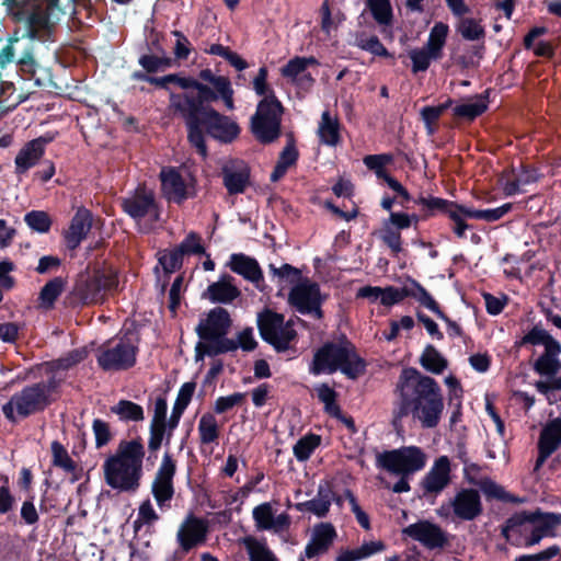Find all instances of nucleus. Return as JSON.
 I'll return each mask as SVG.
<instances>
[{
  "mask_svg": "<svg viewBox=\"0 0 561 561\" xmlns=\"http://www.w3.org/2000/svg\"><path fill=\"white\" fill-rule=\"evenodd\" d=\"M201 80L209 83L208 94L196 102L188 100V111L182 116L187 133V141L202 157L208 156L206 135L220 144H231L240 135L239 125L229 116L219 113L211 103L222 100L227 110L234 108V91L228 77L217 76L211 69H202L198 72Z\"/></svg>",
  "mask_w": 561,
  "mask_h": 561,
  "instance_id": "f257e3e1",
  "label": "nucleus"
},
{
  "mask_svg": "<svg viewBox=\"0 0 561 561\" xmlns=\"http://www.w3.org/2000/svg\"><path fill=\"white\" fill-rule=\"evenodd\" d=\"M393 423L411 416L423 428L436 427L443 416L444 398L439 383L414 367L401 370L393 391Z\"/></svg>",
  "mask_w": 561,
  "mask_h": 561,
  "instance_id": "f03ea898",
  "label": "nucleus"
},
{
  "mask_svg": "<svg viewBox=\"0 0 561 561\" xmlns=\"http://www.w3.org/2000/svg\"><path fill=\"white\" fill-rule=\"evenodd\" d=\"M145 447L140 437L121 440L116 453L103 463L104 479L108 486L121 492H135L142 477Z\"/></svg>",
  "mask_w": 561,
  "mask_h": 561,
  "instance_id": "7ed1b4c3",
  "label": "nucleus"
},
{
  "mask_svg": "<svg viewBox=\"0 0 561 561\" xmlns=\"http://www.w3.org/2000/svg\"><path fill=\"white\" fill-rule=\"evenodd\" d=\"M366 367L367 363L357 353L355 344L343 334L339 341L324 342L314 352L309 373L319 376L341 371L355 380L366 373Z\"/></svg>",
  "mask_w": 561,
  "mask_h": 561,
  "instance_id": "20e7f679",
  "label": "nucleus"
},
{
  "mask_svg": "<svg viewBox=\"0 0 561 561\" xmlns=\"http://www.w3.org/2000/svg\"><path fill=\"white\" fill-rule=\"evenodd\" d=\"M118 285L117 275L104 268L84 271L77 275L71 289L64 298V306L70 309L102 304L107 294Z\"/></svg>",
  "mask_w": 561,
  "mask_h": 561,
  "instance_id": "39448f33",
  "label": "nucleus"
},
{
  "mask_svg": "<svg viewBox=\"0 0 561 561\" xmlns=\"http://www.w3.org/2000/svg\"><path fill=\"white\" fill-rule=\"evenodd\" d=\"M140 341L136 322L123 331V335L115 344L110 340L98 347L96 363L103 371H124L133 368L137 363Z\"/></svg>",
  "mask_w": 561,
  "mask_h": 561,
  "instance_id": "423d86ee",
  "label": "nucleus"
},
{
  "mask_svg": "<svg viewBox=\"0 0 561 561\" xmlns=\"http://www.w3.org/2000/svg\"><path fill=\"white\" fill-rule=\"evenodd\" d=\"M283 112V104L275 92L259 102L256 112L251 117V131L259 142L268 145L279 138Z\"/></svg>",
  "mask_w": 561,
  "mask_h": 561,
  "instance_id": "0eeeda50",
  "label": "nucleus"
},
{
  "mask_svg": "<svg viewBox=\"0 0 561 561\" xmlns=\"http://www.w3.org/2000/svg\"><path fill=\"white\" fill-rule=\"evenodd\" d=\"M256 325L261 339L277 353H285L290 350L291 343L298 336L293 320L286 322L284 314L268 308L257 313Z\"/></svg>",
  "mask_w": 561,
  "mask_h": 561,
  "instance_id": "6e6552de",
  "label": "nucleus"
},
{
  "mask_svg": "<svg viewBox=\"0 0 561 561\" xmlns=\"http://www.w3.org/2000/svg\"><path fill=\"white\" fill-rule=\"evenodd\" d=\"M414 205L423 206L425 217L445 216L453 225L451 230L458 238H465L466 231L471 228L467 219H472V207L433 195H423L414 199Z\"/></svg>",
  "mask_w": 561,
  "mask_h": 561,
  "instance_id": "1a4fd4ad",
  "label": "nucleus"
},
{
  "mask_svg": "<svg viewBox=\"0 0 561 561\" xmlns=\"http://www.w3.org/2000/svg\"><path fill=\"white\" fill-rule=\"evenodd\" d=\"M55 399H46L42 387L32 383L12 394L7 403L2 405L4 417L16 423L18 416L26 419L36 413L45 411Z\"/></svg>",
  "mask_w": 561,
  "mask_h": 561,
  "instance_id": "9d476101",
  "label": "nucleus"
},
{
  "mask_svg": "<svg viewBox=\"0 0 561 561\" xmlns=\"http://www.w3.org/2000/svg\"><path fill=\"white\" fill-rule=\"evenodd\" d=\"M426 456L416 446L386 450L377 456V467L401 476H409L424 468Z\"/></svg>",
  "mask_w": 561,
  "mask_h": 561,
  "instance_id": "9b49d317",
  "label": "nucleus"
},
{
  "mask_svg": "<svg viewBox=\"0 0 561 561\" xmlns=\"http://www.w3.org/2000/svg\"><path fill=\"white\" fill-rule=\"evenodd\" d=\"M163 78L168 89L170 83H174L185 90L182 93L170 94V108L181 117L188 111V105L186 104L188 100L196 102L208 94V90L211 88L209 83L201 80L199 77L195 79L193 77H181L179 73H170L163 76Z\"/></svg>",
  "mask_w": 561,
  "mask_h": 561,
  "instance_id": "f8f14e48",
  "label": "nucleus"
},
{
  "mask_svg": "<svg viewBox=\"0 0 561 561\" xmlns=\"http://www.w3.org/2000/svg\"><path fill=\"white\" fill-rule=\"evenodd\" d=\"M446 510H451L454 522H472L483 513L481 495L476 489L463 488L455 494L447 505H442L438 511L439 515L447 517L449 513H445Z\"/></svg>",
  "mask_w": 561,
  "mask_h": 561,
  "instance_id": "ddd939ff",
  "label": "nucleus"
},
{
  "mask_svg": "<svg viewBox=\"0 0 561 561\" xmlns=\"http://www.w3.org/2000/svg\"><path fill=\"white\" fill-rule=\"evenodd\" d=\"M121 206L125 214L137 221L147 216L157 221L160 217L156 194L145 185H139L130 196L123 198Z\"/></svg>",
  "mask_w": 561,
  "mask_h": 561,
  "instance_id": "4468645a",
  "label": "nucleus"
},
{
  "mask_svg": "<svg viewBox=\"0 0 561 561\" xmlns=\"http://www.w3.org/2000/svg\"><path fill=\"white\" fill-rule=\"evenodd\" d=\"M288 302L301 314H313L317 319L323 317V298L318 283L296 284L289 291Z\"/></svg>",
  "mask_w": 561,
  "mask_h": 561,
  "instance_id": "2eb2a0df",
  "label": "nucleus"
},
{
  "mask_svg": "<svg viewBox=\"0 0 561 561\" xmlns=\"http://www.w3.org/2000/svg\"><path fill=\"white\" fill-rule=\"evenodd\" d=\"M402 533L411 539L419 541L428 550L446 548L453 537L439 525L426 519L410 524L403 528Z\"/></svg>",
  "mask_w": 561,
  "mask_h": 561,
  "instance_id": "dca6fc26",
  "label": "nucleus"
},
{
  "mask_svg": "<svg viewBox=\"0 0 561 561\" xmlns=\"http://www.w3.org/2000/svg\"><path fill=\"white\" fill-rule=\"evenodd\" d=\"M160 180L163 194L169 202L181 205L196 196L195 179L191 178V181L186 182L176 168L163 169L160 172Z\"/></svg>",
  "mask_w": 561,
  "mask_h": 561,
  "instance_id": "f3484780",
  "label": "nucleus"
},
{
  "mask_svg": "<svg viewBox=\"0 0 561 561\" xmlns=\"http://www.w3.org/2000/svg\"><path fill=\"white\" fill-rule=\"evenodd\" d=\"M176 473V462L172 454L167 450L151 484V493L159 505L163 507L174 495L173 479Z\"/></svg>",
  "mask_w": 561,
  "mask_h": 561,
  "instance_id": "a211bd4d",
  "label": "nucleus"
},
{
  "mask_svg": "<svg viewBox=\"0 0 561 561\" xmlns=\"http://www.w3.org/2000/svg\"><path fill=\"white\" fill-rule=\"evenodd\" d=\"M337 533L335 527L329 522H321L313 526L309 541L304 552L300 553L299 560L319 558L329 552L333 546Z\"/></svg>",
  "mask_w": 561,
  "mask_h": 561,
  "instance_id": "6ab92c4d",
  "label": "nucleus"
},
{
  "mask_svg": "<svg viewBox=\"0 0 561 561\" xmlns=\"http://www.w3.org/2000/svg\"><path fill=\"white\" fill-rule=\"evenodd\" d=\"M231 324L229 312L222 307H215L199 321L195 331L202 341L208 342L227 335Z\"/></svg>",
  "mask_w": 561,
  "mask_h": 561,
  "instance_id": "aec40b11",
  "label": "nucleus"
},
{
  "mask_svg": "<svg viewBox=\"0 0 561 561\" xmlns=\"http://www.w3.org/2000/svg\"><path fill=\"white\" fill-rule=\"evenodd\" d=\"M208 533V524L205 519L190 514L181 524L176 539L183 552H190L193 548L205 543Z\"/></svg>",
  "mask_w": 561,
  "mask_h": 561,
  "instance_id": "412c9836",
  "label": "nucleus"
},
{
  "mask_svg": "<svg viewBox=\"0 0 561 561\" xmlns=\"http://www.w3.org/2000/svg\"><path fill=\"white\" fill-rule=\"evenodd\" d=\"M450 482V461L447 456H440L434 461L433 467L423 477L421 486L423 495L438 494Z\"/></svg>",
  "mask_w": 561,
  "mask_h": 561,
  "instance_id": "4be33fe9",
  "label": "nucleus"
},
{
  "mask_svg": "<svg viewBox=\"0 0 561 561\" xmlns=\"http://www.w3.org/2000/svg\"><path fill=\"white\" fill-rule=\"evenodd\" d=\"M227 266L244 279L253 283L260 291L265 290L264 276L259 262L244 253H233Z\"/></svg>",
  "mask_w": 561,
  "mask_h": 561,
  "instance_id": "5701e85b",
  "label": "nucleus"
},
{
  "mask_svg": "<svg viewBox=\"0 0 561 561\" xmlns=\"http://www.w3.org/2000/svg\"><path fill=\"white\" fill-rule=\"evenodd\" d=\"M92 213L84 207L79 208L71 218L68 229L64 232L66 247L71 251L78 249L92 229Z\"/></svg>",
  "mask_w": 561,
  "mask_h": 561,
  "instance_id": "b1692460",
  "label": "nucleus"
},
{
  "mask_svg": "<svg viewBox=\"0 0 561 561\" xmlns=\"http://www.w3.org/2000/svg\"><path fill=\"white\" fill-rule=\"evenodd\" d=\"M234 277L230 274H221L217 282L208 285L203 293V298L211 304L229 305L241 296V290L233 284Z\"/></svg>",
  "mask_w": 561,
  "mask_h": 561,
  "instance_id": "393cba45",
  "label": "nucleus"
},
{
  "mask_svg": "<svg viewBox=\"0 0 561 561\" xmlns=\"http://www.w3.org/2000/svg\"><path fill=\"white\" fill-rule=\"evenodd\" d=\"M536 516H533V512L520 511L514 513L508 517L505 523L501 526V536L514 547H522V535L523 527L526 524L536 523Z\"/></svg>",
  "mask_w": 561,
  "mask_h": 561,
  "instance_id": "a878e982",
  "label": "nucleus"
},
{
  "mask_svg": "<svg viewBox=\"0 0 561 561\" xmlns=\"http://www.w3.org/2000/svg\"><path fill=\"white\" fill-rule=\"evenodd\" d=\"M332 496L333 492L329 486L319 485L317 496L314 499L296 503L295 508L298 512L312 513L316 516L323 518L330 511Z\"/></svg>",
  "mask_w": 561,
  "mask_h": 561,
  "instance_id": "bb28decb",
  "label": "nucleus"
},
{
  "mask_svg": "<svg viewBox=\"0 0 561 561\" xmlns=\"http://www.w3.org/2000/svg\"><path fill=\"white\" fill-rule=\"evenodd\" d=\"M318 137L321 144L329 147H336L341 144V124L336 116H332L330 111H324L321 115L318 127Z\"/></svg>",
  "mask_w": 561,
  "mask_h": 561,
  "instance_id": "cd10ccee",
  "label": "nucleus"
},
{
  "mask_svg": "<svg viewBox=\"0 0 561 561\" xmlns=\"http://www.w3.org/2000/svg\"><path fill=\"white\" fill-rule=\"evenodd\" d=\"M489 96L490 89H486L480 94L474 96V102L463 103L456 105L453 108V114L455 117L465 118L469 122L474 121L482 114H484L489 108Z\"/></svg>",
  "mask_w": 561,
  "mask_h": 561,
  "instance_id": "c85d7f7f",
  "label": "nucleus"
},
{
  "mask_svg": "<svg viewBox=\"0 0 561 561\" xmlns=\"http://www.w3.org/2000/svg\"><path fill=\"white\" fill-rule=\"evenodd\" d=\"M561 354V345L552 346L535 360L534 370L543 377L550 378L557 376L561 369V362L559 355Z\"/></svg>",
  "mask_w": 561,
  "mask_h": 561,
  "instance_id": "c756f323",
  "label": "nucleus"
},
{
  "mask_svg": "<svg viewBox=\"0 0 561 561\" xmlns=\"http://www.w3.org/2000/svg\"><path fill=\"white\" fill-rule=\"evenodd\" d=\"M66 279L61 276H56L49 279L41 289L37 297V308L45 311L51 310L59 296L66 287Z\"/></svg>",
  "mask_w": 561,
  "mask_h": 561,
  "instance_id": "7c9ffc66",
  "label": "nucleus"
},
{
  "mask_svg": "<svg viewBox=\"0 0 561 561\" xmlns=\"http://www.w3.org/2000/svg\"><path fill=\"white\" fill-rule=\"evenodd\" d=\"M221 176L225 187L230 195H238L244 193L250 183V171L248 168L233 170L229 167H224Z\"/></svg>",
  "mask_w": 561,
  "mask_h": 561,
  "instance_id": "2f4dec72",
  "label": "nucleus"
},
{
  "mask_svg": "<svg viewBox=\"0 0 561 561\" xmlns=\"http://www.w3.org/2000/svg\"><path fill=\"white\" fill-rule=\"evenodd\" d=\"M195 388L194 381L184 382L181 386L169 417V430H175L179 426L180 420L194 396Z\"/></svg>",
  "mask_w": 561,
  "mask_h": 561,
  "instance_id": "473e14b6",
  "label": "nucleus"
},
{
  "mask_svg": "<svg viewBox=\"0 0 561 561\" xmlns=\"http://www.w3.org/2000/svg\"><path fill=\"white\" fill-rule=\"evenodd\" d=\"M365 8L382 32L392 26L394 15L390 0H365Z\"/></svg>",
  "mask_w": 561,
  "mask_h": 561,
  "instance_id": "72a5a7b5",
  "label": "nucleus"
},
{
  "mask_svg": "<svg viewBox=\"0 0 561 561\" xmlns=\"http://www.w3.org/2000/svg\"><path fill=\"white\" fill-rule=\"evenodd\" d=\"M27 34L32 39L49 41L53 34V25L48 15L42 12L32 13L27 20Z\"/></svg>",
  "mask_w": 561,
  "mask_h": 561,
  "instance_id": "f704fd0d",
  "label": "nucleus"
},
{
  "mask_svg": "<svg viewBox=\"0 0 561 561\" xmlns=\"http://www.w3.org/2000/svg\"><path fill=\"white\" fill-rule=\"evenodd\" d=\"M35 141L26 142L15 157V173L22 175L35 167L44 156L41 149L35 147Z\"/></svg>",
  "mask_w": 561,
  "mask_h": 561,
  "instance_id": "c9c22d12",
  "label": "nucleus"
},
{
  "mask_svg": "<svg viewBox=\"0 0 561 561\" xmlns=\"http://www.w3.org/2000/svg\"><path fill=\"white\" fill-rule=\"evenodd\" d=\"M385 548L381 540L365 542L358 548L342 550L335 561H359L383 551Z\"/></svg>",
  "mask_w": 561,
  "mask_h": 561,
  "instance_id": "e433bc0d",
  "label": "nucleus"
},
{
  "mask_svg": "<svg viewBox=\"0 0 561 561\" xmlns=\"http://www.w3.org/2000/svg\"><path fill=\"white\" fill-rule=\"evenodd\" d=\"M448 34V24L444 22H436L430 31V35L424 47L442 59Z\"/></svg>",
  "mask_w": 561,
  "mask_h": 561,
  "instance_id": "4c0bfd02",
  "label": "nucleus"
},
{
  "mask_svg": "<svg viewBox=\"0 0 561 561\" xmlns=\"http://www.w3.org/2000/svg\"><path fill=\"white\" fill-rule=\"evenodd\" d=\"M420 364L426 371L435 375L442 374L448 366L447 359L432 344L424 347Z\"/></svg>",
  "mask_w": 561,
  "mask_h": 561,
  "instance_id": "58836bf2",
  "label": "nucleus"
},
{
  "mask_svg": "<svg viewBox=\"0 0 561 561\" xmlns=\"http://www.w3.org/2000/svg\"><path fill=\"white\" fill-rule=\"evenodd\" d=\"M481 491L484 493L488 500H497L504 503H523L524 500L507 492L502 485L497 484L490 478L482 479L479 483Z\"/></svg>",
  "mask_w": 561,
  "mask_h": 561,
  "instance_id": "ea45409f",
  "label": "nucleus"
},
{
  "mask_svg": "<svg viewBox=\"0 0 561 561\" xmlns=\"http://www.w3.org/2000/svg\"><path fill=\"white\" fill-rule=\"evenodd\" d=\"M111 412L123 422H140L145 419V412L140 404L122 399L111 407Z\"/></svg>",
  "mask_w": 561,
  "mask_h": 561,
  "instance_id": "a19ab883",
  "label": "nucleus"
},
{
  "mask_svg": "<svg viewBox=\"0 0 561 561\" xmlns=\"http://www.w3.org/2000/svg\"><path fill=\"white\" fill-rule=\"evenodd\" d=\"M198 435L202 445L217 443L220 436L219 425L214 414L204 413L198 422Z\"/></svg>",
  "mask_w": 561,
  "mask_h": 561,
  "instance_id": "79ce46f5",
  "label": "nucleus"
},
{
  "mask_svg": "<svg viewBox=\"0 0 561 561\" xmlns=\"http://www.w3.org/2000/svg\"><path fill=\"white\" fill-rule=\"evenodd\" d=\"M538 445L556 451L561 445V419L550 421L540 432Z\"/></svg>",
  "mask_w": 561,
  "mask_h": 561,
  "instance_id": "37998d69",
  "label": "nucleus"
},
{
  "mask_svg": "<svg viewBox=\"0 0 561 561\" xmlns=\"http://www.w3.org/2000/svg\"><path fill=\"white\" fill-rule=\"evenodd\" d=\"M321 444V436L309 433L297 440L293 447L296 459L300 462L307 461Z\"/></svg>",
  "mask_w": 561,
  "mask_h": 561,
  "instance_id": "c03bdc74",
  "label": "nucleus"
},
{
  "mask_svg": "<svg viewBox=\"0 0 561 561\" xmlns=\"http://www.w3.org/2000/svg\"><path fill=\"white\" fill-rule=\"evenodd\" d=\"M411 284V288L408 287V291L413 295H408V297L416 299L421 306L427 308L432 311L436 317L442 312L439 304L433 298V296L426 290L424 286H422L416 279L409 278Z\"/></svg>",
  "mask_w": 561,
  "mask_h": 561,
  "instance_id": "a18cd8bd",
  "label": "nucleus"
},
{
  "mask_svg": "<svg viewBox=\"0 0 561 561\" xmlns=\"http://www.w3.org/2000/svg\"><path fill=\"white\" fill-rule=\"evenodd\" d=\"M174 430H169V424L150 423L148 450H160L163 442L169 446Z\"/></svg>",
  "mask_w": 561,
  "mask_h": 561,
  "instance_id": "49530a36",
  "label": "nucleus"
},
{
  "mask_svg": "<svg viewBox=\"0 0 561 561\" xmlns=\"http://www.w3.org/2000/svg\"><path fill=\"white\" fill-rule=\"evenodd\" d=\"M158 264L162 267L165 275H171L172 273L179 271L183 266V257L184 255L179 252V248L175 247L171 250L164 249L158 252Z\"/></svg>",
  "mask_w": 561,
  "mask_h": 561,
  "instance_id": "de8ad7c7",
  "label": "nucleus"
},
{
  "mask_svg": "<svg viewBox=\"0 0 561 561\" xmlns=\"http://www.w3.org/2000/svg\"><path fill=\"white\" fill-rule=\"evenodd\" d=\"M355 45L374 56L393 58V55L383 46L377 35L367 36L365 33H360L356 36Z\"/></svg>",
  "mask_w": 561,
  "mask_h": 561,
  "instance_id": "09e8293b",
  "label": "nucleus"
},
{
  "mask_svg": "<svg viewBox=\"0 0 561 561\" xmlns=\"http://www.w3.org/2000/svg\"><path fill=\"white\" fill-rule=\"evenodd\" d=\"M51 463L54 467L62 469L67 473H73L77 470L76 461L69 456L64 445L54 440L50 445Z\"/></svg>",
  "mask_w": 561,
  "mask_h": 561,
  "instance_id": "8fccbe9b",
  "label": "nucleus"
},
{
  "mask_svg": "<svg viewBox=\"0 0 561 561\" xmlns=\"http://www.w3.org/2000/svg\"><path fill=\"white\" fill-rule=\"evenodd\" d=\"M518 345H543L545 350L552 346L561 345L556 339H553L545 329L535 325L530 329L517 343Z\"/></svg>",
  "mask_w": 561,
  "mask_h": 561,
  "instance_id": "3c124183",
  "label": "nucleus"
},
{
  "mask_svg": "<svg viewBox=\"0 0 561 561\" xmlns=\"http://www.w3.org/2000/svg\"><path fill=\"white\" fill-rule=\"evenodd\" d=\"M457 32L466 41H483L485 38V30L480 21L473 18H461L457 25Z\"/></svg>",
  "mask_w": 561,
  "mask_h": 561,
  "instance_id": "603ef678",
  "label": "nucleus"
},
{
  "mask_svg": "<svg viewBox=\"0 0 561 561\" xmlns=\"http://www.w3.org/2000/svg\"><path fill=\"white\" fill-rule=\"evenodd\" d=\"M409 57L412 61L411 71L413 75L425 72L430 68L431 62L433 60L437 61L440 59L436 55L432 54L424 46L422 48L411 49L409 51Z\"/></svg>",
  "mask_w": 561,
  "mask_h": 561,
  "instance_id": "864d4df0",
  "label": "nucleus"
},
{
  "mask_svg": "<svg viewBox=\"0 0 561 561\" xmlns=\"http://www.w3.org/2000/svg\"><path fill=\"white\" fill-rule=\"evenodd\" d=\"M318 399L324 404V411L334 417L341 416V408L336 403L337 393L328 383H321L317 388Z\"/></svg>",
  "mask_w": 561,
  "mask_h": 561,
  "instance_id": "5fc2aeb1",
  "label": "nucleus"
},
{
  "mask_svg": "<svg viewBox=\"0 0 561 561\" xmlns=\"http://www.w3.org/2000/svg\"><path fill=\"white\" fill-rule=\"evenodd\" d=\"M379 239L391 250L392 254L398 255L403 251L401 232L394 230L388 222H383L379 231Z\"/></svg>",
  "mask_w": 561,
  "mask_h": 561,
  "instance_id": "6e6d98bb",
  "label": "nucleus"
},
{
  "mask_svg": "<svg viewBox=\"0 0 561 561\" xmlns=\"http://www.w3.org/2000/svg\"><path fill=\"white\" fill-rule=\"evenodd\" d=\"M25 224L38 233H46L50 230L51 219L46 211L31 210L24 216Z\"/></svg>",
  "mask_w": 561,
  "mask_h": 561,
  "instance_id": "4d7b16f0",
  "label": "nucleus"
},
{
  "mask_svg": "<svg viewBox=\"0 0 561 561\" xmlns=\"http://www.w3.org/2000/svg\"><path fill=\"white\" fill-rule=\"evenodd\" d=\"M159 518L150 500L144 501L138 508V516L133 523L134 531L137 534L145 525L152 526Z\"/></svg>",
  "mask_w": 561,
  "mask_h": 561,
  "instance_id": "13d9d810",
  "label": "nucleus"
},
{
  "mask_svg": "<svg viewBox=\"0 0 561 561\" xmlns=\"http://www.w3.org/2000/svg\"><path fill=\"white\" fill-rule=\"evenodd\" d=\"M252 515L257 529L270 530L275 526L273 508L267 502L255 506Z\"/></svg>",
  "mask_w": 561,
  "mask_h": 561,
  "instance_id": "bf43d9fd",
  "label": "nucleus"
},
{
  "mask_svg": "<svg viewBox=\"0 0 561 561\" xmlns=\"http://www.w3.org/2000/svg\"><path fill=\"white\" fill-rule=\"evenodd\" d=\"M533 516H536V523L533 524L542 528L550 536H554V529L561 525V514L559 513H545L538 508L533 512Z\"/></svg>",
  "mask_w": 561,
  "mask_h": 561,
  "instance_id": "052dcab7",
  "label": "nucleus"
},
{
  "mask_svg": "<svg viewBox=\"0 0 561 561\" xmlns=\"http://www.w3.org/2000/svg\"><path fill=\"white\" fill-rule=\"evenodd\" d=\"M176 247L179 248V252L183 255L206 254L205 248L202 244V237L195 231L187 233L183 241Z\"/></svg>",
  "mask_w": 561,
  "mask_h": 561,
  "instance_id": "680f3d73",
  "label": "nucleus"
},
{
  "mask_svg": "<svg viewBox=\"0 0 561 561\" xmlns=\"http://www.w3.org/2000/svg\"><path fill=\"white\" fill-rule=\"evenodd\" d=\"M513 209L512 203H505L500 207L492 209H474L472 208V219H480L486 222H494L503 218Z\"/></svg>",
  "mask_w": 561,
  "mask_h": 561,
  "instance_id": "e2e57ef3",
  "label": "nucleus"
},
{
  "mask_svg": "<svg viewBox=\"0 0 561 561\" xmlns=\"http://www.w3.org/2000/svg\"><path fill=\"white\" fill-rule=\"evenodd\" d=\"M92 431L95 437V447L102 448L106 446L113 438L111 426L101 419H94L92 422Z\"/></svg>",
  "mask_w": 561,
  "mask_h": 561,
  "instance_id": "0e129e2a",
  "label": "nucleus"
},
{
  "mask_svg": "<svg viewBox=\"0 0 561 561\" xmlns=\"http://www.w3.org/2000/svg\"><path fill=\"white\" fill-rule=\"evenodd\" d=\"M247 397L245 392H234L230 396L219 397L215 401L214 412L222 414L244 402Z\"/></svg>",
  "mask_w": 561,
  "mask_h": 561,
  "instance_id": "69168bd1",
  "label": "nucleus"
},
{
  "mask_svg": "<svg viewBox=\"0 0 561 561\" xmlns=\"http://www.w3.org/2000/svg\"><path fill=\"white\" fill-rule=\"evenodd\" d=\"M408 295H413L408 291V287L397 288L394 286H387L382 288L380 304L385 307H391L408 298Z\"/></svg>",
  "mask_w": 561,
  "mask_h": 561,
  "instance_id": "338daca9",
  "label": "nucleus"
},
{
  "mask_svg": "<svg viewBox=\"0 0 561 561\" xmlns=\"http://www.w3.org/2000/svg\"><path fill=\"white\" fill-rule=\"evenodd\" d=\"M270 272L274 275L288 282L289 284H298L301 278V272L288 264L285 263L280 267H276L274 264H270Z\"/></svg>",
  "mask_w": 561,
  "mask_h": 561,
  "instance_id": "774afa93",
  "label": "nucleus"
}]
</instances>
